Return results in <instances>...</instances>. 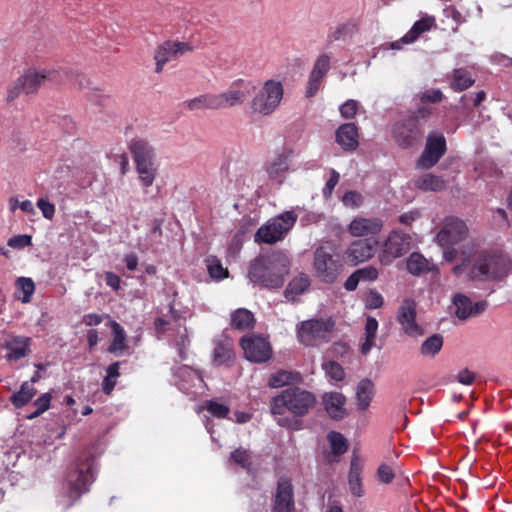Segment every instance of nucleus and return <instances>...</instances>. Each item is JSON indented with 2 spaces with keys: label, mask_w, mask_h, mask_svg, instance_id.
<instances>
[{
  "label": "nucleus",
  "mask_w": 512,
  "mask_h": 512,
  "mask_svg": "<svg viewBox=\"0 0 512 512\" xmlns=\"http://www.w3.org/2000/svg\"><path fill=\"white\" fill-rule=\"evenodd\" d=\"M423 134L420 122L417 117H408L397 122L393 127V137L401 147H412Z\"/></svg>",
  "instance_id": "obj_13"
},
{
  "label": "nucleus",
  "mask_w": 512,
  "mask_h": 512,
  "mask_svg": "<svg viewBox=\"0 0 512 512\" xmlns=\"http://www.w3.org/2000/svg\"><path fill=\"white\" fill-rule=\"evenodd\" d=\"M95 479L93 459L86 457L74 463L66 477L64 491L60 495L59 503L65 509L71 507L83 493L89 490V486Z\"/></svg>",
  "instance_id": "obj_4"
},
{
  "label": "nucleus",
  "mask_w": 512,
  "mask_h": 512,
  "mask_svg": "<svg viewBox=\"0 0 512 512\" xmlns=\"http://www.w3.org/2000/svg\"><path fill=\"white\" fill-rule=\"evenodd\" d=\"M297 221V215L292 211H286L271 218L263 224L255 233L256 243L274 244L285 238Z\"/></svg>",
  "instance_id": "obj_5"
},
{
  "label": "nucleus",
  "mask_w": 512,
  "mask_h": 512,
  "mask_svg": "<svg viewBox=\"0 0 512 512\" xmlns=\"http://www.w3.org/2000/svg\"><path fill=\"white\" fill-rule=\"evenodd\" d=\"M123 261L129 271H135L138 266V257L135 253H128L124 256Z\"/></svg>",
  "instance_id": "obj_63"
},
{
  "label": "nucleus",
  "mask_w": 512,
  "mask_h": 512,
  "mask_svg": "<svg viewBox=\"0 0 512 512\" xmlns=\"http://www.w3.org/2000/svg\"><path fill=\"white\" fill-rule=\"evenodd\" d=\"M383 297L376 290H370L366 296V307L369 309H377L383 305Z\"/></svg>",
  "instance_id": "obj_57"
},
{
  "label": "nucleus",
  "mask_w": 512,
  "mask_h": 512,
  "mask_svg": "<svg viewBox=\"0 0 512 512\" xmlns=\"http://www.w3.org/2000/svg\"><path fill=\"white\" fill-rule=\"evenodd\" d=\"M217 98L214 94H204L183 102V106L190 111L204 109H218Z\"/></svg>",
  "instance_id": "obj_33"
},
{
  "label": "nucleus",
  "mask_w": 512,
  "mask_h": 512,
  "mask_svg": "<svg viewBox=\"0 0 512 512\" xmlns=\"http://www.w3.org/2000/svg\"><path fill=\"white\" fill-rule=\"evenodd\" d=\"M113 339L108 348V351L113 354H120L126 349V333L119 323L110 321Z\"/></svg>",
  "instance_id": "obj_35"
},
{
  "label": "nucleus",
  "mask_w": 512,
  "mask_h": 512,
  "mask_svg": "<svg viewBox=\"0 0 512 512\" xmlns=\"http://www.w3.org/2000/svg\"><path fill=\"white\" fill-rule=\"evenodd\" d=\"M361 282H374L377 280L378 269L372 265L355 270Z\"/></svg>",
  "instance_id": "obj_52"
},
{
  "label": "nucleus",
  "mask_w": 512,
  "mask_h": 512,
  "mask_svg": "<svg viewBox=\"0 0 512 512\" xmlns=\"http://www.w3.org/2000/svg\"><path fill=\"white\" fill-rule=\"evenodd\" d=\"M383 223L378 218L357 217L351 221L349 232L354 237L375 235L382 229Z\"/></svg>",
  "instance_id": "obj_21"
},
{
  "label": "nucleus",
  "mask_w": 512,
  "mask_h": 512,
  "mask_svg": "<svg viewBox=\"0 0 512 512\" xmlns=\"http://www.w3.org/2000/svg\"><path fill=\"white\" fill-rule=\"evenodd\" d=\"M475 82V79L471 73L464 69H454L451 74L450 86L454 91L461 92L471 87Z\"/></svg>",
  "instance_id": "obj_32"
},
{
  "label": "nucleus",
  "mask_w": 512,
  "mask_h": 512,
  "mask_svg": "<svg viewBox=\"0 0 512 512\" xmlns=\"http://www.w3.org/2000/svg\"><path fill=\"white\" fill-rule=\"evenodd\" d=\"M119 366V362H114L107 367V375L102 382V389L107 395L111 394L117 383V378L120 376Z\"/></svg>",
  "instance_id": "obj_44"
},
{
  "label": "nucleus",
  "mask_w": 512,
  "mask_h": 512,
  "mask_svg": "<svg viewBox=\"0 0 512 512\" xmlns=\"http://www.w3.org/2000/svg\"><path fill=\"white\" fill-rule=\"evenodd\" d=\"M31 244V236L28 235H18L10 238L8 240V246L11 248H24Z\"/></svg>",
  "instance_id": "obj_60"
},
{
  "label": "nucleus",
  "mask_w": 512,
  "mask_h": 512,
  "mask_svg": "<svg viewBox=\"0 0 512 512\" xmlns=\"http://www.w3.org/2000/svg\"><path fill=\"white\" fill-rule=\"evenodd\" d=\"M313 266L316 276L326 283H333L343 267L341 261L323 247L316 249Z\"/></svg>",
  "instance_id": "obj_10"
},
{
  "label": "nucleus",
  "mask_w": 512,
  "mask_h": 512,
  "mask_svg": "<svg viewBox=\"0 0 512 512\" xmlns=\"http://www.w3.org/2000/svg\"><path fill=\"white\" fill-rule=\"evenodd\" d=\"M230 462L239 465L241 468L250 471L253 465V456L251 452L244 448L234 450L230 455Z\"/></svg>",
  "instance_id": "obj_43"
},
{
  "label": "nucleus",
  "mask_w": 512,
  "mask_h": 512,
  "mask_svg": "<svg viewBox=\"0 0 512 512\" xmlns=\"http://www.w3.org/2000/svg\"><path fill=\"white\" fill-rule=\"evenodd\" d=\"M283 93L281 82L276 80L266 81L252 100L251 107L253 111L262 115H270L279 106Z\"/></svg>",
  "instance_id": "obj_7"
},
{
  "label": "nucleus",
  "mask_w": 512,
  "mask_h": 512,
  "mask_svg": "<svg viewBox=\"0 0 512 512\" xmlns=\"http://www.w3.org/2000/svg\"><path fill=\"white\" fill-rule=\"evenodd\" d=\"M31 339L26 336L9 335L3 344V347L8 351L6 358L9 361H18L30 351Z\"/></svg>",
  "instance_id": "obj_20"
},
{
  "label": "nucleus",
  "mask_w": 512,
  "mask_h": 512,
  "mask_svg": "<svg viewBox=\"0 0 512 512\" xmlns=\"http://www.w3.org/2000/svg\"><path fill=\"white\" fill-rule=\"evenodd\" d=\"M407 270L413 275H420L430 270L429 262L423 255L414 252L407 259Z\"/></svg>",
  "instance_id": "obj_42"
},
{
  "label": "nucleus",
  "mask_w": 512,
  "mask_h": 512,
  "mask_svg": "<svg viewBox=\"0 0 512 512\" xmlns=\"http://www.w3.org/2000/svg\"><path fill=\"white\" fill-rule=\"evenodd\" d=\"M310 286L309 277L301 273L294 277L286 287L284 296L289 301H295V299L304 293Z\"/></svg>",
  "instance_id": "obj_29"
},
{
  "label": "nucleus",
  "mask_w": 512,
  "mask_h": 512,
  "mask_svg": "<svg viewBox=\"0 0 512 512\" xmlns=\"http://www.w3.org/2000/svg\"><path fill=\"white\" fill-rule=\"evenodd\" d=\"M254 322V315L248 309L239 308L231 314V326L235 329H251L253 328Z\"/></svg>",
  "instance_id": "obj_36"
},
{
  "label": "nucleus",
  "mask_w": 512,
  "mask_h": 512,
  "mask_svg": "<svg viewBox=\"0 0 512 512\" xmlns=\"http://www.w3.org/2000/svg\"><path fill=\"white\" fill-rule=\"evenodd\" d=\"M358 107H359V103L355 100H347L345 103H343L339 110H340V113L342 115V117L346 118V119H351L353 118L357 111H358Z\"/></svg>",
  "instance_id": "obj_55"
},
{
  "label": "nucleus",
  "mask_w": 512,
  "mask_h": 512,
  "mask_svg": "<svg viewBox=\"0 0 512 512\" xmlns=\"http://www.w3.org/2000/svg\"><path fill=\"white\" fill-rule=\"evenodd\" d=\"M415 98L422 103H439L443 99V93L440 89H428L418 93Z\"/></svg>",
  "instance_id": "obj_50"
},
{
  "label": "nucleus",
  "mask_w": 512,
  "mask_h": 512,
  "mask_svg": "<svg viewBox=\"0 0 512 512\" xmlns=\"http://www.w3.org/2000/svg\"><path fill=\"white\" fill-rule=\"evenodd\" d=\"M453 307L455 315L462 320L477 316L485 311L486 301H479L473 304L469 297L458 293L453 297Z\"/></svg>",
  "instance_id": "obj_18"
},
{
  "label": "nucleus",
  "mask_w": 512,
  "mask_h": 512,
  "mask_svg": "<svg viewBox=\"0 0 512 512\" xmlns=\"http://www.w3.org/2000/svg\"><path fill=\"white\" fill-rule=\"evenodd\" d=\"M323 405L328 415L336 420L346 416V398L339 392H328L322 397Z\"/></svg>",
  "instance_id": "obj_23"
},
{
  "label": "nucleus",
  "mask_w": 512,
  "mask_h": 512,
  "mask_svg": "<svg viewBox=\"0 0 512 512\" xmlns=\"http://www.w3.org/2000/svg\"><path fill=\"white\" fill-rule=\"evenodd\" d=\"M205 409L216 418H226L230 412L227 405L218 402L217 400L205 401Z\"/></svg>",
  "instance_id": "obj_47"
},
{
  "label": "nucleus",
  "mask_w": 512,
  "mask_h": 512,
  "mask_svg": "<svg viewBox=\"0 0 512 512\" xmlns=\"http://www.w3.org/2000/svg\"><path fill=\"white\" fill-rule=\"evenodd\" d=\"M375 253V241L372 239H361L353 241L345 251L346 259L357 265L373 257Z\"/></svg>",
  "instance_id": "obj_17"
},
{
  "label": "nucleus",
  "mask_w": 512,
  "mask_h": 512,
  "mask_svg": "<svg viewBox=\"0 0 512 512\" xmlns=\"http://www.w3.org/2000/svg\"><path fill=\"white\" fill-rule=\"evenodd\" d=\"M17 286L23 293V296L19 297V299L23 303H29L35 291V284L33 280L31 278L20 277L17 280Z\"/></svg>",
  "instance_id": "obj_46"
},
{
  "label": "nucleus",
  "mask_w": 512,
  "mask_h": 512,
  "mask_svg": "<svg viewBox=\"0 0 512 512\" xmlns=\"http://www.w3.org/2000/svg\"><path fill=\"white\" fill-rule=\"evenodd\" d=\"M416 187L424 191H440L445 183L439 176L433 174H424L415 181Z\"/></svg>",
  "instance_id": "obj_41"
},
{
  "label": "nucleus",
  "mask_w": 512,
  "mask_h": 512,
  "mask_svg": "<svg viewBox=\"0 0 512 512\" xmlns=\"http://www.w3.org/2000/svg\"><path fill=\"white\" fill-rule=\"evenodd\" d=\"M443 343V336L435 333L422 342L419 348V354L424 358L432 359L441 351Z\"/></svg>",
  "instance_id": "obj_30"
},
{
  "label": "nucleus",
  "mask_w": 512,
  "mask_h": 512,
  "mask_svg": "<svg viewBox=\"0 0 512 512\" xmlns=\"http://www.w3.org/2000/svg\"><path fill=\"white\" fill-rule=\"evenodd\" d=\"M362 469L363 465L358 456L354 453L350 463L348 484L350 492L355 497H362L364 495L361 478Z\"/></svg>",
  "instance_id": "obj_26"
},
{
  "label": "nucleus",
  "mask_w": 512,
  "mask_h": 512,
  "mask_svg": "<svg viewBox=\"0 0 512 512\" xmlns=\"http://www.w3.org/2000/svg\"><path fill=\"white\" fill-rule=\"evenodd\" d=\"M37 207L42 212L43 216L48 219L52 220L55 215V205L50 203L45 198H39L37 201Z\"/></svg>",
  "instance_id": "obj_56"
},
{
  "label": "nucleus",
  "mask_w": 512,
  "mask_h": 512,
  "mask_svg": "<svg viewBox=\"0 0 512 512\" xmlns=\"http://www.w3.org/2000/svg\"><path fill=\"white\" fill-rule=\"evenodd\" d=\"M105 282L113 290L117 291L120 289L121 279L117 274H115L113 272L105 273Z\"/></svg>",
  "instance_id": "obj_62"
},
{
  "label": "nucleus",
  "mask_w": 512,
  "mask_h": 512,
  "mask_svg": "<svg viewBox=\"0 0 512 512\" xmlns=\"http://www.w3.org/2000/svg\"><path fill=\"white\" fill-rule=\"evenodd\" d=\"M364 202L363 195L355 190H351L346 192L342 197V203L347 208H358L360 207Z\"/></svg>",
  "instance_id": "obj_49"
},
{
  "label": "nucleus",
  "mask_w": 512,
  "mask_h": 512,
  "mask_svg": "<svg viewBox=\"0 0 512 512\" xmlns=\"http://www.w3.org/2000/svg\"><path fill=\"white\" fill-rule=\"evenodd\" d=\"M378 322L375 318L368 316L365 324V341L361 346L362 354L366 355L375 345Z\"/></svg>",
  "instance_id": "obj_39"
},
{
  "label": "nucleus",
  "mask_w": 512,
  "mask_h": 512,
  "mask_svg": "<svg viewBox=\"0 0 512 512\" xmlns=\"http://www.w3.org/2000/svg\"><path fill=\"white\" fill-rule=\"evenodd\" d=\"M135 163L155 161V151L150 143L141 138L133 139L129 145Z\"/></svg>",
  "instance_id": "obj_27"
},
{
  "label": "nucleus",
  "mask_w": 512,
  "mask_h": 512,
  "mask_svg": "<svg viewBox=\"0 0 512 512\" xmlns=\"http://www.w3.org/2000/svg\"><path fill=\"white\" fill-rule=\"evenodd\" d=\"M52 396L50 393H44L38 397L33 403L32 408L34 409L26 415L27 419H34L50 408Z\"/></svg>",
  "instance_id": "obj_45"
},
{
  "label": "nucleus",
  "mask_w": 512,
  "mask_h": 512,
  "mask_svg": "<svg viewBox=\"0 0 512 512\" xmlns=\"http://www.w3.org/2000/svg\"><path fill=\"white\" fill-rule=\"evenodd\" d=\"M446 152V140L441 133H430L426 140L425 148L417 160V167L430 169L438 163Z\"/></svg>",
  "instance_id": "obj_12"
},
{
  "label": "nucleus",
  "mask_w": 512,
  "mask_h": 512,
  "mask_svg": "<svg viewBox=\"0 0 512 512\" xmlns=\"http://www.w3.org/2000/svg\"><path fill=\"white\" fill-rule=\"evenodd\" d=\"M292 156L293 150L290 148H283L280 152L276 153L266 167L267 174L271 180L278 184L284 181Z\"/></svg>",
  "instance_id": "obj_16"
},
{
  "label": "nucleus",
  "mask_w": 512,
  "mask_h": 512,
  "mask_svg": "<svg viewBox=\"0 0 512 512\" xmlns=\"http://www.w3.org/2000/svg\"><path fill=\"white\" fill-rule=\"evenodd\" d=\"M360 282L361 281L357 276L356 271H354L345 281L344 287L347 291H354Z\"/></svg>",
  "instance_id": "obj_64"
},
{
  "label": "nucleus",
  "mask_w": 512,
  "mask_h": 512,
  "mask_svg": "<svg viewBox=\"0 0 512 512\" xmlns=\"http://www.w3.org/2000/svg\"><path fill=\"white\" fill-rule=\"evenodd\" d=\"M37 390L34 385L25 382L21 385L19 391L11 396V402L16 408H21L27 405L32 398L36 395Z\"/></svg>",
  "instance_id": "obj_38"
},
{
  "label": "nucleus",
  "mask_w": 512,
  "mask_h": 512,
  "mask_svg": "<svg viewBox=\"0 0 512 512\" xmlns=\"http://www.w3.org/2000/svg\"><path fill=\"white\" fill-rule=\"evenodd\" d=\"M436 239L443 248V257L446 261H462L460 265L453 268L456 275L466 270L468 263L472 260L473 264L469 270L472 280H500L510 271V260L506 256L478 253L476 241L469 237L466 223L458 217H446Z\"/></svg>",
  "instance_id": "obj_1"
},
{
  "label": "nucleus",
  "mask_w": 512,
  "mask_h": 512,
  "mask_svg": "<svg viewBox=\"0 0 512 512\" xmlns=\"http://www.w3.org/2000/svg\"><path fill=\"white\" fill-rule=\"evenodd\" d=\"M196 45L190 41H165L159 44L153 55L155 61V73L161 74L165 64L176 60L178 57L192 51Z\"/></svg>",
  "instance_id": "obj_8"
},
{
  "label": "nucleus",
  "mask_w": 512,
  "mask_h": 512,
  "mask_svg": "<svg viewBox=\"0 0 512 512\" xmlns=\"http://www.w3.org/2000/svg\"><path fill=\"white\" fill-rule=\"evenodd\" d=\"M316 396L305 389L291 387L274 396L270 401V412L279 426L297 429L299 422L286 416L304 417L316 405Z\"/></svg>",
  "instance_id": "obj_2"
},
{
  "label": "nucleus",
  "mask_w": 512,
  "mask_h": 512,
  "mask_svg": "<svg viewBox=\"0 0 512 512\" xmlns=\"http://www.w3.org/2000/svg\"><path fill=\"white\" fill-rule=\"evenodd\" d=\"M420 34H404V36L398 40L390 43V48L393 50L401 49L402 45L411 44L415 42Z\"/></svg>",
  "instance_id": "obj_61"
},
{
  "label": "nucleus",
  "mask_w": 512,
  "mask_h": 512,
  "mask_svg": "<svg viewBox=\"0 0 512 512\" xmlns=\"http://www.w3.org/2000/svg\"><path fill=\"white\" fill-rule=\"evenodd\" d=\"M135 166L142 186L146 188L152 186L158 173L156 160L135 163Z\"/></svg>",
  "instance_id": "obj_31"
},
{
  "label": "nucleus",
  "mask_w": 512,
  "mask_h": 512,
  "mask_svg": "<svg viewBox=\"0 0 512 512\" xmlns=\"http://www.w3.org/2000/svg\"><path fill=\"white\" fill-rule=\"evenodd\" d=\"M330 444V451L325 454L328 463L337 462L339 457L347 452L348 443L346 438L339 432L331 431L327 435Z\"/></svg>",
  "instance_id": "obj_25"
},
{
  "label": "nucleus",
  "mask_w": 512,
  "mask_h": 512,
  "mask_svg": "<svg viewBox=\"0 0 512 512\" xmlns=\"http://www.w3.org/2000/svg\"><path fill=\"white\" fill-rule=\"evenodd\" d=\"M339 179H340V175L337 171H335L334 169H332L330 171V178L328 179V181L326 182L324 188H323V195L328 198L331 196L335 186L338 184L339 182Z\"/></svg>",
  "instance_id": "obj_58"
},
{
  "label": "nucleus",
  "mask_w": 512,
  "mask_h": 512,
  "mask_svg": "<svg viewBox=\"0 0 512 512\" xmlns=\"http://www.w3.org/2000/svg\"><path fill=\"white\" fill-rule=\"evenodd\" d=\"M214 344V363L217 365H223L228 363L233 358L234 355L231 341L227 337L222 336L219 339H215Z\"/></svg>",
  "instance_id": "obj_28"
},
{
  "label": "nucleus",
  "mask_w": 512,
  "mask_h": 512,
  "mask_svg": "<svg viewBox=\"0 0 512 512\" xmlns=\"http://www.w3.org/2000/svg\"><path fill=\"white\" fill-rule=\"evenodd\" d=\"M397 320L403 332L412 338L424 335V328L416 322V303L412 299H405L400 305Z\"/></svg>",
  "instance_id": "obj_14"
},
{
  "label": "nucleus",
  "mask_w": 512,
  "mask_h": 512,
  "mask_svg": "<svg viewBox=\"0 0 512 512\" xmlns=\"http://www.w3.org/2000/svg\"><path fill=\"white\" fill-rule=\"evenodd\" d=\"M334 326L331 318L302 321L297 326V338L305 346H319L330 341Z\"/></svg>",
  "instance_id": "obj_6"
},
{
  "label": "nucleus",
  "mask_w": 512,
  "mask_h": 512,
  "mask_svg": "<svg viewBox=\"0 0 512 512\" xmlns=\"http://www.w3.org/2000/svg\"><path fill=\"white\" fill-rule=\"evenodd\" d=\"M247 93L248 85L243 81L233 85L226 92L216 95L218 109L232 107L242 103Z\"/></svg>",
  "instance_id": "obj_22"
},
{
  "label": "nucleus",
  "mask_w": 512,
  "mask_h": 512,
  "mask_svg": "<svg viewBox=\"0 0 512 512\" xmlns=\"http://www.w3.org/2000/svg\"><path fill=\"white\" fill-rule=\"evenodd\" d=\"M323 79L324 78H322L318 75L310 73L309 80L307 83V88H306V96L307 97H313L320 90V88L322 86Z\"/></svg>",
  "instance_id": "obj_54"
},
{
  "label": "nucleus",
  "mask_w": 512,
  "mask_h": 512,
  "mask_svg": "<svg viewBox=\"0 0 512 512\" xmlns=\"http://www.w3.org/2000/svg\"><path fill=\"white\" fill-rule=\"evenodd\" d=\"M240 346L245 358L251 362L263 363L272 356V348L269 341L259 335L251 334L241 338Z\"/></svg>",
  "instance_id": "obj_11"
},
{
  "label": "nucleus",
  "mask_w": 512,
  "mask_h": 512,
  "mask_svg": "<svg viewBox=\"0 0 512 512\" xmlns=\"http://www.w3.org/2000/svg\"><path fill=\"white\" fill-rule=\"evenodd\" d=\"M336 141L345 150H354L358 146V129L354 123H345L336 131Z\"/></svg>",
  "instance_id": "obj_24"
},
{
  "label": "nucleus",
  "mask_w": 512,
  "mask_h": 512,
  "mask_svg": "<svg viewBox=\"0 0 512 512\" xmlns=\"http://www.w3.org/2000/svg\"><path fill=\"white\" fill-rule=\"evenodd\" d=\"M373 382L369 379H363L357 386L356 396L359 409L365 410L370 405L373 397Z\"/></svg>",
  "instance_id": "obj_37"
},
{
  "label": "nucleus",
  "mask_w": 512,
  "mask_h": 512,
  "mask_svg": "<svg viewBox=\"0 0 512 512\" xmlns=\"http://www.w3.org/2000/svg\"><path fill=\"white\" fill-rule=\"evenodd\" d=\"M290 269L288 256L282 251L260 255L250 265L248 277L251 282L266 289H279Z\"/></svg>",
  "instance_id": "obj_3"
},
{
  "label": "nucleus",
  "mask_w": 512,
  "mask_h": 512,
  "mask_svg": "<svg viewBox=\"0 0 512 512\" xmlns=\"http://www.w3.org/2000/svg\"><path fill=\"white\" fill-rule=\"evenodd\" d=\"M205 265L209 276L215 281H221L228 277L229 272L227 268L223 267L221 261L213 255L205 258Z\"/></svg>",
  "instance_id": "obj_40"
},
{
  "label": "nucleus",
  "mask_w": 512,
  "mask_h": 512,
  "mask_svg": "<svg viewBox=\"0 0 512 512\" xmlns=\"http://www.w3.org/2000/svg\"><path fill=\"white\" fill-rule=\"evenodd\" d=\"M272 512H294L293 487L287 479L278 482Z\"/></svg>",
  "instance_id": "obj_19"
},
{
  "label": "nucleus",
  "mask_w": 512,
  "mask_h": 512,
  "mask_svg": "<svg viewBox=\"0 0 512 512\" xmlns=\"http://www.w3.org/2000/svg\"><path fill=\"white\" fill-rule=\"evenodd\" d=\"M411 237L407 234L393 231L382 243L378 259L382 265H389L395 259L402 257L410 250Z\"/></svg>",
  "instance_id": "obj_9"
},
{
  "label": "nucleus",
  "mask_w": 512,
  "mask_h": 512,
  "mask_svg": "<svg viewBox=\"0 0 512 512\" xmlns=\"http://www.w3.org/2000/svg\"><path fill=\"white\" fill-rule=\"evenodd\" d=\"M329 69H330V58H329V56L321 55L316 60L311 73L324 78Z\"/></svg>",
  "instance_id": "obj_53"
},
{
  "label": "nucleus",
  "mask_w": 512,
  "mask_h": 512,
  "mask_svg": "<svg viewBox=\"0 0 512 512\" xmlns=\"http://www.w3.org/2000/svg\"><path fill=\"white\" fill-rule=\"evenodd\" d=\"M57 75L58 72L55 70L43 69L38 71L35 69H29L24 75L19 77V85H21L23 92L26 94H32L37 92L45 81L56 80Z\"/></svg>",
  "instance_id": "obj_15"
},
{
  "label": "nucleus",
  "mask_w": 512,
  "mask_h": 512,
  "mask_svg": "<svg viewBox=\"0 0 512 512\" xmlns=\"http://www.w3.org/2000/svg\"><path fill=\"white\" fill-rule=\"evenodd\" d=\"M436 28L435 18L426 15L420 20L416 21L409 32H427Z\"/></svg>",
  "instance_id": "obj_51"
},
{
  "label": "nucleus",
  "mask_w": 512,
  "mask_h": 512,
  "mask_svg": "<svg viewBox=\"0 0 512 512\" xmlns=\"http://www.w3.org/2000/svg\"><path fill=\"white\" fill-rule=\"evenodd\" d=\"M300 379V374L297 372L279 370L270 376L268 386L271 388H281L286 385L297 383Z\"/></svg>",
  "instance_id": "obj_34"
},
{
  "label": "nucleus",
  "mask_w": 512,
  "mask_h": 512,
  "mask_svg": "<svg viewBox=\"0 0 512 512\" xmlns=\"http://www.w3.org/2000/svg\"><path fill=\"white\" fill-rule=\"evenodd\" d=\"M377 474L379 480L385 484L390 483L395 476L393 469L386 464H382L379 466Z\"/></svg>",
  "instance_id": "obj_59"
},
{
  "label": "nucleus",
  "mask_w": 512,
  "mask_h": 512,
  "mask_svg": "<svg viewBox=\"0 0 512 512\" xmlns=\"http://www.w3.org/2000/svg\"><path fill=\"white\" fill-rule=\"evenodd\" d=\"M326 375L335 381H341L344 379L345 373L341 365L335 361H328L322 365Z\"/></svg>",
  "instance_id": "obj_48"
}]
</instances>
